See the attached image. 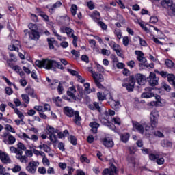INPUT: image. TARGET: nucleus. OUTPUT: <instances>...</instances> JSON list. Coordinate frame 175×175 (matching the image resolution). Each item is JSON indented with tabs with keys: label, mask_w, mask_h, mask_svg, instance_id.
<instances>
[{
	"label": "nucleus",
	"mask_w": 175,
	"mask_h": 175,
	"mask_svg": "<svg viewBox=\"0 0 175 175\" xmlns=\"http://www.w3.org/2000/svg\"><path fill=\"white\" fill-rule=\"evenodd\" d=\"M159 117V114L158 113V111L154 109L150 113V120L151 126H149L146 122H138L136 121H132L133 124V131L135 132H139L141 135H145L148 137H150L152 133H154V129L158 125V118Z\"/></svg>",
	"instance_id": "f257e3e1"
},
{
	"label": "nucleus",
	"mask_w": 175,
	"mask_h": 175,
	"mask_svg": "<svg viewBox=\"0 0 175 175\" xmlns=\"http://www.w3.org/2000/svg\"><path fill=\"white\" fill-rule=\"evenodd\" d=\"M36 66L38 68H44V69H52L55 70V68L64 70V66L59 62H57L55 60H50L49 59H43L42 61L36 60Z\"/></svg>",
	"instance_id": "f03ea898"
},
{
	"label": "nucleus",
	"mask_w": 175,
	"mask_h": 175,
	"mask_svg": "<svg viewBox=\"0 0 175 175\" xmlns=\"http://www.w3.org/2000/svg\"><path fill=\"white\" fill-rule=\"evenodd\" d=\"M28 27L31 31L26 33V36H28L30 40H39V38H40L39 33H43L40 27L36 24L30 23Z\"/></svg>",
	"instance_id": "7ed1b4c3"
},
{
	"label": "nucleus",
	"mask_w": 175,
	"mask_h": 175,
	"mask_svg": "<svg viewBox=\"0 0 175 175\" xmlns=\"http://www.w3.org/2000/svg\"><path fill=\"white\" fill-rule=\"evenodd\" d=\"M64 113L66 114V116H68V117H73L74 119L73 121L76 125L80 124V121H81V118L80 117V113L79 111H74L73 109L70 107H65L64 108Z\"/></svg>",
	"instance_id": "20e7f679"
},
{
	"label": "nucleus",
	"mask_w": 175,
	"mask_h": 175,
	"mask_svg": "<svg viewBox=\"0 0 175 175\" xmlns=\"http://www.w3.org/2000/svg\"><path fill=\"white\" fill-rule=\"evenodd\" d=\"M10 150L13 154H16V159H18L21 163H28V160L27 159V156H23V150H19L14 146L10 147Z\"/></svg>",
	"instance_id": "39448f33"
},
{
	"label": "nucleus",
	"mask_w": 175,
	"mask_h": 175,
	"mask_svg": "<svg viewBox=\"0 0 175 175\" xmlns=\"http://www.w3.org/2000/svg\"><path fill=\"white\" fill-rule=\"evenodd\" d=\"M100 121L106 126H108L109 129H111L112 131H116V126L114 124L109 122V113L107 111H105L104 113L100 116Z\"/></svg>",
	"instance_id": "423d86ee"
},
{
	"label": "nucleus",
	"mask_w": 175,
	"mask_h": 175,
	"mask_svg": "<svg viewBox=\"0 0 175 175\" xmlns=\"http://www.w3.org/2000/svg\"><path fill=\"white\" fill-rule=\"evenodd\" d=\"M90 72L92 73V77L98 88H100V90L103 89V85L100 84V83L103 81V75H102V74L95 72V71H93L91 68L90 69Z\"/></svg>",
	"instance_id": "0eeeda50"
},
{
	"label": "nucleus",
	"mask_w": 175,
	"mask_h": 175,
	"mask_svg": "<svg viewBox=\"0 0 175 175\" xmlns=\"http://www.w3.org/2000/svg\"><path fill=\"white\" fill-rule=\"evenodd\" d=\"M39 165L40 163L37 161H29L26 166V170L28 173H30V174H35Z\"/></svg>",
	"instance_id": "6e6552de"
},
{
	"label": "nucleus",
	"mask_w": 175,
	"mask_h": 175,
	"mask_svg": "<svg viewBox=\"0 0 175 175\" xmlns=\"http://www.w3.org/2000/svg\"><path fill=\"white\" fill-rule=\"evenodd\" d=\"M145 92L142 94V98L150 99V98L155 96V94H157V92H158V89L149 87L145 88Z\"/></svg>",
	"instance_id": "1a4fd4ad"
},
{
	"label": "nucleus",
	"mask_w": 175,
	"mask_h": 175,
	"mask_svg": "<svg viewBox=\"0 0 175 175\" xmlns=\"http://www.w3.org/2000/svg\"><path fill=\"white\" fill-rule=\"evenodd\" d=\"M46 129L49 132V140L53 143H57V142H58V138L56 135L57 131H55V129L51 127V126H48Z\"/></svg>",
	"instance_id": "9d476101"
},
{
	"label": "nucleus",
	"mask_w": 175,
	"mask_h": 175,
	"mask_svg": "<svg viewBox=\"0 0 175 175\" xmlns=\"http://www.w3.org/2000/svg\"><path fill=\"white\" fill-rule=\"evenodd\" d=\"M147 80L151 87H155V85H158V81H159V78L157 77V75H155V73L151 72H150L149 77H147Z\"/></svg>",
	"instance_id": "9b49d317"
},
{
	"label": "nucleus",
	"mask_w": 175,
	"mask_h": 175,
	"mask_svg": "<svg viewBox=\"0 0 175 175\" xmlns=\"http://www.w3.org/2000/svg\"><path fill=\"white\" fill-rule=\"evenodd\" d=\"M122 87L126 88L127 91L132 92L135 88V78L131 77L128 83H122Z\"/></svg>",
	"instance_id": "f8f14e48"
},
{
	"label": "nucleus",
	"mask_w": 175,
	"mask_h": 175,
	"mask_svg": "<svg viewBox=\"0 0 175 175\" xmlns=\"http://www.w3.org/2000/svg\"><path fill=\"white\" fill-rule=\"evenodd\" d=\"M109 46L111 49H113L116 51L117 55L121 57L122 54L121 53V46L116 44L114 41H109Z\"/></svg>",
	"instance_id": "ddd939ff"
},
{
	"label": "nucleus",
	"mask_w": 175,
	"mask_h": 175,
	"mask_svg": "<svg viewBox=\"0 0 175 175\" xmlns=\"http://www.w3.org/2000/svg\"><path fill=\"white\" fill-rule=\"evenodd\" d=\"M116 175L118 174L117 167L114 165H111L109 168H106L103 170V175Z\"/></svg>",
	"instance_id": "4468645a"
},
{
	"label": "nucleus",
	"mask_w": 175,
	"mask_h": 175,
	"mask_svg": "<svg viewBox=\"0 0 175 175\" xmlns=\"http://www.w3.org/2000/svg\"><path fill=\"white\" fill-rule=\"evenodd\" d=\"M0 159L3 163H12V160L9 155L3 152L0 151Z\"/></svg>",
	"instance_id": "2eb2a0df"
},
{
	"label": "nucleus",
	"mask_w": 175,
	"mask_h": 175,
	"mask_svg": "<svg viewBox=\"0 0 175 175\" xmlns=\"http://www.w3.org/2000/svg\"><path fill=\"white\" fill-rule=\"evenodd\" d=\"M135 80H137L139 85H144V84H146V80H147V77L142 74H137L135 75Z\"/></svg>",
	"instance_id": "dca6fc26"
},
{
	"label": "nucleus",
	"mask_w": 175,
	"mask_h": 175,
	"mask_svg": "<svg viewBox=\"0 0 175 175\" xmlns=\"http://www.w3.org/2000/svg\"><path fill=\"white\" fill-rule=\"evenodd\" d=\"M60 32L61 33H66V35L70 38L71 36H73L75 33V31L69 27H60Z\"/></svg>",
	"instance_id": "f3484780"
},
{
	"label": "nucleus",
	"mask_w": 175,
	"mask_h": 175,
	"mask_svg": "<svg viewBox=\"0 0 175 175\" xmlns=\"http://www.w3.org/2000/svg\"><path fill=\"white\" fill-rule=\"evenodd\" d=\"M20 47V42L17 40L12 41V44L8 46V50L10 51H18V48Z\"/></svg>",
	"instance_id": "a211bd4d"
},
{
	"label": "nucleus",
	"mask_w": 175,
	"mask_h": 175,
	"mask_svg": "<svg viewBox=\"0 0 175 175\" xmlns=\"http://www.w3.org/2000/svg\"><path fill=\"white\" fill-rule=\"evenodd\" d=\"M135 55H137V59L139 62H142V64H146L147 62V59L144 57V53L140 51H135Z\"/></svg>",
	"instance_id": "6ab92c4d"
},
{
	"label": "nucleus",
	"mask_w": 175,
	"mask_h": 175,
	"mask_svg": "<svg viewBox=\"0 0 175 175\" xmlns=\"http://www.w3.org/2000/svg\"><path fill=\"white\" fill-rule=\"evenodd\" d=\"M103 144L105 146V147H113L114 146V142H113V139L110 137H105L103 139Z\"/></svg>",
	"instance_id": "aec40b11"
},
{
	"label": "nucleus",
	"mask_w": 175,
	"mask_h": 175,
	"mask_svg": "<svg viewBox=\"0 0 175 175\" xmlns=\"http://www.w3.org/2000/svg\"><path fill=\"white\" fill-rule=\"evenodd\" d=\"M157 101H152L148 103L149 106H163V100H161V96H155Z\"/></svg>",
	"instance_id": "412c9836"
},
{
	"label": "nucleus",
	"mask_w": 175,
	"mask_h": 175,
	"mask_svg": "<svg viewBox=\"0 0 175 175\" xmlns=\"http://www.w3.org/2000/svg\"><path fill=\"white\" fill-rule=\"evenodd\" d=\"M90 16L94 21L98 23L100 20V13L98 11H94L92 14H90Z\"/></svg>",
	"instance_id": "4be33fe9"
},
{
	"label": "nucleus",
	"mask_w": 175,
	"mask_h": 175,
	"mask_svg": "<svg viewBox=\"0 0 175 175\" xmlns=\"http://www.w3.org/2000/svg\"><path fill=\"white\" fill-rule=\"evenodd\" d=\"M76 94V88L75 87H71L68 88L67 91V95L70 96V98H72V99H76V96L75 94Z\"/></svg>",
	"instance_id": "5701e85b"
},
{
	"label": "nucleus",
	"mask_w": 175,
	"mask_h": 175,
	"mask_svg": "<svg viewBox=\"0 0 175 175\" xmlns=\"http://www.w3.org/2000/svg\"><path fill=\"white\" fill-rule=\"evenodd\" d=\"M90 126L92 128L91 132H92V133H96L98 132V128H99V123L92 122L90 123Z\"/></svg>",
	"instance_id": "b1692460"
},
{
	"label": "nucleus",
	"mask_w": 175,
	"mask_h": 175,
	"mask_svg": "<svg viewBox=\"0 0 175 175\" xmlns=\"http://www.w3.org/2000/svg\"><path fill=\"white\" fill-rule=\"evenodd\" d=\"M161 5L163 6V8H165V9H169V8H171L172 5H173V1L172 0H163L161 2Z\"/></svg>",
	"instance_id": "393cba45"
},
{
	"label": "nucleus",
	"mask_w": 175,
	"mask_h": 175,
	"mask_svg": "<svg viewBox=\"0 0 175 175\" xmlns=\"http://www.w3.org/2000/svg\"><path fill=\"white\" fill-rule=\"evenodd\" d=\"M7 64L8 65V66H10V68H11V69H12L13 70H14V72H16V73H18L19 72H21V68L19 66H14L12 63H10V60H7Z\"/></svg>",
	"instance_id": "a878e982"
},
{
	"label": "nucleus",
	"mask_w": 175,
	"mask_h": 175,
	"mask_svg": "<svg viewBox=\"0 0 175 175\" xmlns=\"http://www.w3.org/2000/svg\"><path fill=\"white\" fill-rule=\"evenodd\" d=\"M26 94H28L31 98H38V96L35 93V90L31 88H26L25 90Z\"/></svg>",
	"instance_id": "bb28decb"
},
{
	"label": "nucleus",
	"mask_w": 175,
	"mask_h": 175,
	"mask_svg": "<svg viewBox=\"0 0 175 175\" xmlns=\"http://www.w3.org/2000/svg\"><path fill=\"white\" fill-rule=\"evenodd\" d=\"M110 105H111L112 109H114L115 110H118V108L121 107V105L120 104V101H116L114 100H112L110 102Z\"/></svg>",
	"instance_id": "cd10ccee"
},
{
	"label": "nucleus",
	"mask_w": 175,
	"mask_h": 175,
	"mask_svg": "<svg viewBox=\"0 0 175 175\" xmlns=\"http://www.w3.org/2000/svg\"><path fill=\"white\" fill-rule=\"evenodd\" d=\"M5 144H14L16 143V137L12 135H8V141L4 140Z\"/></svg>",
	"instance_id": "c85d7f7f"
},
{
	"label": "nucleus",
	"mask_w": 175,
	"mask_h": 175,
	"mask_svg": "<svg viewBox=\"0 0 175 175\" xmlns=\"http://www.w3.org/2000/svg\"><path fill=\"white\" fill-rule=\"evenodd\" d=\"M90 83H86L84 84L85 92H86V94H91V92H95V88H92V89H90Z\"/></svg>",
	"instance_id": "c756f323"
},
{
	"label": "nucleus",
	"mask_w": 175,
	"mask_h": 175,
	"mask_svg": "<svg viewBox=\"0 0 175 175\" xmlns=\"http://www.w3.org/2000/svg\"><path fill=\"white\" fill-rule=\"evenodd\" d=\"M14 113L15 114H16L18 117V118H20V120H21L22 122H24V114H23V112H21L20 110H18V108H14Z\"/></svg>",
	"instance_id": "7c9ffc66"
},
{
	"label": "nucleus",
	"mask_w": 175,
	"mask_h": 175,
	"mask_svg": "<svg viewBox=\"0 0 175 175\" xmlns=\"http://www.w3.org/2000/svg\"><path fill=\"white\" fill-rule=\"evenodd\" d=\"M172 142L167 139H164L161 142V146L162 147H172Z\"/></svg>",
	"instance_id": "2f4dec72"
},
{
	"label": "nucleus",
	"mask_w": 175,
	"mask_h": 175,
	"mask_svg": "<svg viewBox=\"0 0 175 175\" xmlns=\"http://www.w3.org/2000/svg\"><path fill=\"white\" fill-rule=\"evenodd\" d=\"M158 158H159V154H155L152 150L149 154V159H150V161H157Z\"/></svg>",
	"instance_id": "473e14b6"
},
{
	"label": "nucleus",
	"mask_w": 175,
	"mask_h": 175,
	"mask_svg": "<svg viewBox=\"0 0 175 175\" xmlns=\"http://www.w3.org/2000/svg\"><path fill=\"white\" fill-rule=\"evenodd\" d=\"M129 133H123L120 135V139L122 140V142H123V143H126V142H128V140H129Z\"/></svg>",
	"instance_id": "72a5a7b5"
},
{
	"label": "nucleus",
	"mask_w": 175,
	"mask_h": 175,
	"mask_svg": "<svg viewBox=\"0 0 175 175\" xmlns=\"http://www.w3.org/2000/svg\"><path fill=\"white\" fill-rule=\"evenodd\" d=\"M53 102L56 106H58L59 107H61L62 106V99H61V97L57 96L53 98Z\"/></svg>",
	"instance_id": "f704fd0d"
},
{
	"label": "nucleus",
	"mask_w": 175,
	"mask_h": 175,
	"mask_svg": "<svg viewBox=\"0 0 175 175\" xmlns=\"http://www.w3.org/2000/svg\"><path fill=\"white\" fill-rule=\"evenodd\" d=\"M61 6H62V3H61V1H57L49 9V12H53V10H55V9H58V8H61Z\"/></svg>",
	"instance_id": "c9c22d12"
},
{
	"label": "nucleus",
	"mask_w": 175,
	"mask_h": 175,
	"mask_svg": "<svg viewBox=\"0 0 175 175\" xmlns=\"http://www.w3.org/2000/svg\"><path fill=\"white\" fill-rule=\"evenodd\" d=\"M52 32H53V35H55V36H56V38H57L58 40H60L61 42H62V40H65L66 39V37H62V36L58 34V33H57V30H55V29H53Z\"/></svg>",
	"instance_id": "e433bc0d"
},
{
	"label": "nucleus",
	"mask_w": 175,
	"mask_h": 175,
	"mask_svg": "<svg viewBox=\"0 0 175 175\" xmlns=\"http://www.w3.org/2000/svg\"><path fill=\"white\" fill-rule=\"evenodd\" d=\"M165 64L166 66H167V68H174L175 64L173 62V61L170 59H165Z\"/></svg>",
	"instance_id": "4c0bfd02"
},
{
	"label": "nucleus",
	"mask_w": 175,
	"mask_h": 175,
	"mask_svg": "<svg viewBox=\"0 0 175 175\" xmlns=\"http://www.w3.org/2000/svg\"><path fill=\"white\" fill-rule=\"evenodd\" d=\"M68 140L71 144H73V146H76L77 144V139H76V137L73 135L70 136V137H68Z\"/></svg>",
	"instance_id": "58836bf2"
},
{
	"label": "nucleus",
	"mask_w": 175,
	"mask_h": 175,
	"mask_svg": "<svg viewBox=\"0 0 175 175\" xmlns=\"http://www.w3.org/2000/svg\"><path fill=\"white\" fill-rule=\"evenodd\" d=\"M167 80L169 81V83H170V84H172L173 83H174V80H175V76L173 74H168L167 75Z\"/></svg>",
	"instance_id": "ea45409f"
},
{
	"label": "nucleus",
	"mask_w": 175,
	"mask_h": 175,
	"mask_svg": "<svg viewBox=\"0 0 175 175\" xmlns=\"http://www.w3.org/2000/svg\"><path fill=\"white\" fill-rule=\"evenodd\" d=\"M0 175H10L9 172H6V168L2 165H0Z\"/></svg>",
	"instance_id": "a19ab883"
},
{
	"label": "nucleus",
	"mask_w": 175,
	"mask_h": 175,
	"mask_svg": "<svg viewBox=\"0 0 175 175\" xmlns=\"http://www.w3.org/2000/svg\"><path fill=\"white\" fill-rule=\"evenodd\" d=\"M114 33L117 36L118 39H122V32L119 29H115Z\"/></svg>",
	"instance_id": "79ce46f5"
},
{
	"label": "nucleus",
	"mask_w": 175,
	"mask_h": 175,
	"mask_svg": "<svg viewBox=\"0 0 175 175\" xmlns=\"http://www.w3.org/2000/svg\"><path fill=\"white\" fill-rule=\"evenodd\" d=\"M5 129L6 131H8L9 132H11L12 133H16V131L10 124H6L5 126Z\"/></svg>",
	"instance_id": "37998d69"
},
{
	"label": "nucleus",
	"mask_w": 175,
	"mask_h": 175,
	"mask_svg": "<svg viewBox=\"0 0 175 175\" xmlns=\"http://www.w3.org/2000/svg\"><path fill=\"white\" fill-rule=\"evenodd\" d=\"M13 173H18L21 172V166L20 165H16L13 168H12Z\"/></svg>",
	"instance_id": "c03bdc74"
},
{
	"label": "nucleus",
	"mask_w": 175,
	"mask_h": 175,
	"mask_svg": "<svg viewBox=\"0 0 175 175\" xmlns=\"http://www.w3.org/2000/svg\"><path fill=\"white\" fill-rule=\"evenodd\" d=\"M137 39L139 41L140 46H142L144 47H146L147 46V42L146 40H143L140 36H137Z\"/></svg>",
	"instance_id": "a18cd8bd"
},
{
	"label": "nucleus",
	"mask_w": 175,
	"mask_h": 175,
	"mask_svg": "<svg viewBox=\"0 0 175 175\" xmlns=\"http://www.w3.org/2000/svg\"><path fill=\"white\" fill-rule=\"evenodd\" d=\"M25 154H26V155H24L23 157H27V160H28V157L32 158V157H33V152H32V150H26Z\"/></svg>",
	"instance_id": "49530a36"
},
{
	"label": "nucleus",
	"mask_w": 175,
	"mask_h": 175,
	"mask_svg": "<svg viewBox=\"0 0 175 175\" xmlns=\"http://www.w3.org/2000/svg\"><path fill=\"white\" fill-rule=\"evenodd\" d=\"M21 98H22V100H23V102H25V103H29V96H28V95L27 94H21Z\"/></svg>",
	"instance_id": "de8ad7c7"
},
{
	"label": "nucleus",
	"mask_w": 175,
	"mask_h": 175,
	"mask_svg": "<svg viewBox=\"0 0 175 175\" xmlns=\"http://www.w3.org/2000/svg\"><path fill=\"white\" fill-rule=\"evenodd\" d=\"M94 110H95V109H96L97 110L99 111L100 113H102L103 110L105 111V107H100L99 103H94Z\"/></svg>",
	"instance_id": "09e8293b"
},
{
	"label": "nucleus",
	"mask_w": 175,
	"mask_h": 175,
	"mask_svg": "<svg viewBox=\"0 0 175 175\" xmlns=\"http://www.w3.org/2000/svg\"><path fill=\"white\" fill-rule=\"evenodd\" d=\"M42 163L44 166H47V167L50 166V161L46 157H44L42 158Z\"/></svg>",
	"instance_id": "8fccbe9b"
},
{
	"label": "nucleus",
	"mask_w": 175,
	"mask_h": 175,
	"mask_svg": "<svg viewBox=\"0 0 175 175\" xmlns=\"http://www.w3.org/2000/svg\"><path fill=\"white\" fill-rule=\"evenodd\" d=\"M80 160L82 163H90V159H88L85 155L81 156Z\"/></svg>",
	"instance_id": "3c124183"
},
{
	"label": "nucleus",
	"mask_w": 175,
	"mask_h": 175,
	"mask_svg": "<svg viewBox=\"0 0 175 175\" xmlns=\"http://www.w3.org/2000/svg\"><path fill=\"white\" fill-rule=\"evenodd\" d=\"M98 25L102 28L104 31H106L107 29V25H105V23L102 21H98Z\"/></svg>",
	"instance_id": "603ef678"
},
{
	"label": "nucleus",
	"mask_w": 175,
	"mask_h": 175,
	"mask_svg": "<svg viewBox=\"0 0 175 175\" xmlns=\"http://www.w3.org/2000/svg\"><path fill=\"white\" fill-rule=\"evenodd\" d=\"M77 12V6L75 4H73L71 6V13H72V16H76Z\"/></svg>",
	"instance_id": "864d4df0"
},
{
	"label": "nucleus",
	"mask_w": 175,
	"mask_h": 175,
	"mask_svg": "<svg viewBox=\"0 0 175 175\" xmlns=\"http://www.w3.org/2000/svg\"><path fill=\"white\" fill-rule=\"evenodd\" d=\"M141 151H142V154H148V155H150V154L151 153V152L152 150H151V149H150V148H142L141 149Z\"/></svg>",
	"instance_id": "5fc2aeb1"
},
{
	"label": "nucleus",
	"mask_w": 175,
	"mask_h": 175,
	"mask_svg": "<svg viewBox=\"0 0 175 175\" xmlns=\"http://www.w3.org/2000/svg\"><path fill=\"white\" fill-rule=\"evenodd\" d=\"M10 57L11 58L10 59H8V61H10L11 62H17V57L13 53H10Z\"/></svg>",
	"instance_id": "6e6d98bb"
},
{
	"label": "nucleus",
	"mask_w": 175,
	"mask_h": 175,
	"mask_svg": "<svg viewBox=\"0 0 175 175\" xmlns=\"http://www.w3.org/2000/svg\"><path fill=\"white\" fill-rule=\"evenodd\" d=\"M87 6L89 8L90 10H94V9H95V4L91 1L88 2Z\"/></svg>",
	"instance_id": "4d7b16f0"
},
{
	"label": "nucleus",
	"mask_w": 175,
	"mask_h": 175,
	"mask_svg": "<svg viewBox=\"0 0 175 175\" xmlns=\"http://www.w3.org/2000/svg\"><path fill=\"white\" fill-rule=\"evenodd\" d=\"M57 91L59 95H62V92H64V86L62 85V83H59L57 87Z\"/></svg>",
	"instance_id": "13d9d810"
},
{
	"label": "nucleus",
	"mask_w": 175,
	"mask_h": 175,
	"mask_svg": "<svg viewBox=\"0 0 175 175\" xmlns=\"http://www.w3.org/2000/svg\"><path fill=\"white\" fill-rule=\"evenodd\" d=\"M157 165H163L165 163V159L163 157H159L156 159Z\"/></svg>",
	"instance_id": "bf43d9fd"
},
{
	"label": "nucleus",
	"mask_w": 175,
	"mask_h": 175,
	"mask_svg": "<svg viewBox=\"0 0 175 175\" xmlns=\"http://www.w3.org/2000/svg\"><path fill=\"white\" fill-rule=\"evenodd\" d=\"M17 146H18V148H19V150H22L23 151H25V150H27V147H25L24 144L21 142H18L17 144Z\"/></svg>",
	"instance_id": "052dcab7"
},
{
	"label": "nucleus",
	"mask_w": 175,
	"mask_h": 175,
	"mask_svg": "<svg viewBox=\"0 0 175 175\" xmlns=\"http://www.w3.org/2000/svg\"><path fill=\"white\" fill-rule=\"evenodd\" d=\"M122 42L124 46L126 47L129 44V38H128V36H124L123 38Z\"/></svg>",
	"instance_id": "680f3d73"
},
{
	"label": "nucleus",
	"mask_w": 175,
	"mask_h": 175,
	"mask_svg": "<svg viewBox=\"0 0 175 175\" xmlns=\"http://www.w3.org/2000/svg\"><path fill=\"white\" fill-rule=\"evenodd\" d=\"M150 23L151 24H155V23H158V17H157L155 16L150 17Z\"/></svg>",
	"instance_id": "e2e57ef3"
},
{
	"label": "nucleus",
	"mask_w": 175,
	"mask_h": 175,
	"mask_svg": "<svg viewBox=\"0 0 175 175\" xmlns=\"http://www.w3.org/2000/svg\"><path fill=\"white\" fill-rule=\"evenodd\" d=\"M50 88L52 90H55L57 87H58V81H53L50 85H49Z\"/></svg>",
	"instance_id": "0e129e2a"
},
{
	"label": "nucleus",
	"mask_w": 175,
	"mask_h": 175,
	"mask_svg": "<svg viewBox=\"0 0 175 175\" xmlns=\"http://www.w3.org/2000/svg\"><path fill=\"white\" fill-rule=\"evenodd\" d=\"M48 44L49 49L53 50V49H54V40L48 39Z\"/></svg>",
	"instance_id": "69168bd1"
},
{
	"label": "nucleus",
	"mask_w": 175,
	"mask_h": 175,
	"mask_svg": "<svg viewBox=\"0 0 175 175\" xmlns=\"http://www.w3.org/2000/svg\"><path fill=\"white\" fill-rule=\"evenodd\" d=\"M38 172L40 174H46V168L44 167H40L38 169Z\"/></svg>",
	"instance_id": "338daca9"
},
{
	"label": "nucleus",
	"mask_w": 175,
	"mask_h": 175,
	"mask_svg": "<svg viewBox=\"0 0 175 175\" xmlns=\"http://www.w3.org/2000/svg\"><path fill=\"white\" fill-rule=\"evenodd\" d=\"M101 53L103 55H107V56H109L110 55L111 53H110V51L109 50H107V49H102L101 51Z\"/></svg>",
	"instance_id": "774afa93"
}]
</instances>
